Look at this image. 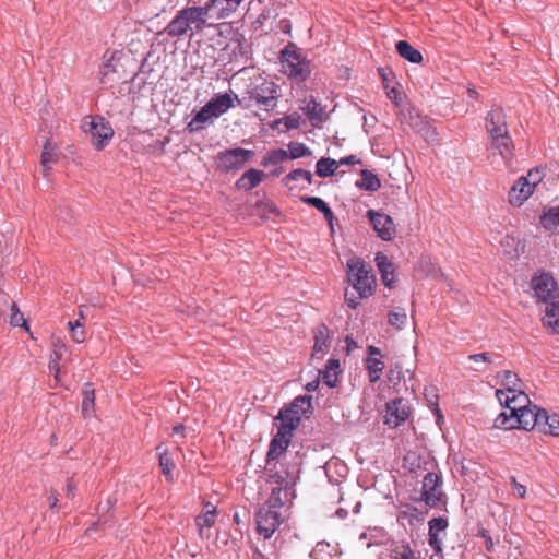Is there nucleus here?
Segmentation results:
<instances>
[{"label":"nucleus","mask_w":559,"mask_h":559,"mask_svg":"<svg viewBox=\"0 0 559 559\" xmlns=\"http://www.w3.org/2000/svg\"><path fill=\"white\" fill-rule=\"evenodd\" d=\"M216 26L211 22L210 15L204 5L186 7L177 12L174 19L165 27V33L171 38L182 36L193 37L205 28Z\"/></svg>","instance_id":"f257e3e1"},{"label":"nucleus","mask_w":559,"mask_h":559,"mask_svg":"<svg viewBox=\"0 0 559 559\" xmlns=\"http://www.w3.org/2000/svg\"><path fill=\"white\" fill-rule=\"evenodd\" d=\"M347 277L359 298H367L373 294L374 276L371 267L360 258L347 260Z\"/></svg>","instance_id":"f03ea898"},{"label":"nucleus","mask_w":559,"mask_h":559,"mask_svg":"<svg viewBox=\"0 0 559 559\" xmlns=\"http://www.w3.org/2000/svg\"><path fill=\"white\" fill-rule=\"evenodd\" d=\"M282 72L297 81H305L311 74V64L300 50L293 44H289L281 51Z\"/></svg>","instance_id":"7ed1b4c3"},{"label":"nucleus","mask_w":559,"mask_h":559,"mask_svg":"<svg viewBox=\"0 0 559 559\" xmlns=\"http://www.w3.org/2000/svg\"><path fill=\"white\" fill-rule=\"evenodd\" d=\"M81 128L91 136V142L97 151L104 150L114 136L110 123L100 116L85 117Z\"/></svg>","instance_id":"20e7f679"},{"label":"nucleus","mask_w":559,"mask_h":559,"mask_svg":"<svg viewBox=\"0 0 559 559\" xmlns=\"http://www.w3.org/2000/svg\"><path fill=\"white\" fill-rule=\"evenodd\" d=\"M544 174L540 169H531L525 176H521L509 191V202L521 206L534 192L536 186L542 182Z\"/></svg>","instance_id":"39448f33"},{"label":"nucleus","mask_w":559,"mask_h":559,"mask_svg":"<svg viewBox=\"0 0 559 559\" xmlns=\"http://www.w3.org/2000/svg\"><path fill=\"white\" fill-rule=\"evenodd\" d=\"M253 155V151L241 147L219 152L216 156L217 169L223 173L237 171L241 169Z\"/></svg>","instance_id":"423d86ee"},{"label":"nucleus","mask_w":559,"mask_h":559,"mask_svg":"<svg viewBox=\"0 0 559 559\" xmlns=\"http://www.w3.org/2000/svg\"><path fill=\"white\" fill-rule=\"evenodd\" d=\"M269 483L272 486L271 493L262 508L284 514V500L288 496V481L285 477L274 474L270 475Z\"/></svg>","instance_id":"0eeeda50"},{"label":"nucleus","mask_w":559,"mask_h":559,"mask_svg":"<svg viewBox=\"0 0 559 559\" xmlns=\"http://www.w3.org/2000/svg\"><path fill=\"white\" fill-rule=\"evenodd\" d=\"M531 288L536 299L545 305L559 299L557 282L547 273L534 276L531 281Z\"/></svg>","instance_id":"6e6552de"},{"label":"nucleus","mask_w":559,"mask_h":559,"mask_svg":"<svg viewBox=\"0 0 559 559\" xmlns=\"http://www.w3.org/2000/svg\"><path fill=\"white\" fill-rule=\"evenodd\" d=\"M248 98L263 110L270 111L276 107L277 90L273 82H263L248 91Z\"/></svg>","instance_id":"1a4fd4ad"},{"label":"nucleus","mask_w":559,"mask_h":559,"mask_svg":"<svg viewBox=\"0 0 559 559\" xmlns=\"http://www.w3.org/2000/svg\"><path fill=\"white\" fill-rule=\"evenodd\" d=\"M366 216L370 221L377 236L383 241H391L396 235V226L392 217L383 212L368 210Z\"/></svg>","instance_id":"9d476101"},{"label":"nucleus","mask_w":559,"mask_h":559,"mask_svg":"<svg viewBox=\"0 0 559 559\" xmlns=\"http://www.w3.org/2000/svg\"><path fill=\"white\" fill-rule=\"evenodd\" d=\"M284 521V514L270 509L260 508L255 514L257 531L264 539H269Z\"/></svg>","instance_id":"9b49d317"},{"label":"nucleus","mask_w":559,"mask_h":559,"mask_svg":"<svg viewBox=\"0 0 559 559\" xmlns=\"http://www.w3.org/2000/svg\"><path fill=\"white\" fill-rule=\"evenodd\" d=\"M411 415V406L408 401L399 397L389 403L385 406L384 423L392 428H396L405 423Z\"/></svg>","instance_id":"f8f14e48"},{"label":"nucleus","mask_w":559,"mask_h":559,"mask_svg":"<svg viewBox=\"0 0 559 559\" xmlns=\"http://www.w3.org/2000/svg\"><path fill=\"white\" fill-rule=\"evenodd\" d=\"M442 498L441 479L436 473H427L423 479L420 500L436 507Z\"/></svg>","instance_id":"ddd939ff"},{"label":"nucleus","mask_w":559,"mask_h":559,"mask_svg":"<svg viewBox=\"0 0 559 559\" xmlns=\"http://www.w3.org/2000/svg\"><path fill=\"white\" fill-rule=\"evenodd\" d=\"M242 0H209L204 7L211 20L218 21L234 14Z\"/></svg>","instance_id":"4468645a"},{"label":"nucleus","mask_w":559,"mask_h":559,"mask_svg":"<svg viewBox=\"0 0 559 559\" xmlns=\"http://www.w3.org/2000/svg\"><path fill=\"white\" fill-rule=\"evenodd\" d=\"M496 396L501 405L507 407L509 411H512L513 413H519L532 404L523 389L516 393L496 391Z\"/></svg>","instance_id":"2eb2a0df"},{"label":"nucleus","mask_w":559,"mask_h":559,"mask_svg":"<svg viewBox=\"0 0 559 559\" xmlns=\"http://www.w3.org/2000/svg\"><path fill=\"white\" fill-rule=\"evenodd\" d=\"M543 408L537 405L531 404L521 412L516 413L519 418V429L533 430L538 428L540 420H543Z\"/></svg>","instance_id":"dca6fc26"},{"label":"nucleus","mask_w":559,"mask_h":559,"mask_svg":"<svg viewBox=\"0 0 559 559\" xmlns=\"http://www.w3.org/2000/svg\"><path fill=\"white\" fill-rule=\"evenodd\" d=\"M486 128L490 139L493 136H502L508 133L506 117L502 109L497 108L488 112L486 118Z\"/></svg>","instance_id":"f3484780"},{"label":"nucleus","mask_w":559,"mask_h":559,"mask_svg":"<svg viewBox=\"0 0 559 559\" xmlns=\"http://www.w3.org/2000/svg\"><path fill=\"white\" fill-rule=\"evenodd\" d=\"M235 100L240 104L238 96L230 92L225 94H216L210 102L206 103V105L213 111V115H215L217 118L233 108Z\"/></svg>","instance_id":"a211bd4d"},{"label":"nucleus","mask_w":559,"mask_h":559,"mask_svg":"<svg viewBox=\"0 0 559 559\" xmlns=\"http://www.w3.org/2000/svg\"><path fill=\"white\" fill-rule=\"evenodd\" d=\"M374 261H376L377 267L380 272L383 285L389 288H393L394 281H395V277H394L395 270H394L393 263L382 252H378L376 254Z\"/></svg>","instance_id":"6ab92c4d"},{"label":"nucleus","mask_w":559,"mask_h":559,"mask_svg":"<svg viewBox=\"0 0 559 559\" xmlns=\"http://www.w3.org/2000/svg\"><path fill=\"white\" fill-rule=\"evenodd\" d=\"M100 83L105 86H112L120 80L119 71L117 69V63L111 56L109 59H106L99 69Z\"/></svg>","instance_id":"aec40b11"},{"label":"nucleus","mask_w":559,"mask_h":559,"mask_svg":"<svg viewBox=\"0 0 559 559\" xmlns=\"http://www.w3.org/2000/svg\"><path fill=\"white\" fill-rule=\"evenodd\" d=\"M264 178L265 174L262 170L251 168L243 173L242 176L236 181V187L238 189L249 191L259 186Z\"/></svg>","instance_id":"412c9836"},{"label":"nucleus","mask_w":559,"mask_h":559,"mask_svg":"<svg viewBox=\"0 0 559 559\" xmlns=\"http://www.w3.org/2000/svg\"><path fill=\"white\" fill-rule=\"evenodd\" d=\"M314 345H313V356L320 355L323 356L330 346V335L329 329L325 324L321 323L314 329Z\"/></svg>","instance_id":"4be33fe9"},{"label":"nucleus","mask_w":559,"mask_h":559,"mask_svg":"<svg viewBox=\"0 0 559 559\" xmlns=\"http://www.w3.org/2000/svg\"><path fill=\"white\" fill-rule=\"evenodd\" d=\"M542 321L545 328L559 334V299L546 305L545 316Z\"/></svg>","instance_id":"5701e85b"},{"label":"nucleus","mask_w":559,"mask_h":559,"mask_svg":"<svg viewBox=\"0 0 559 559\" xmlns=\"http://www.w3.org/2000/svg\"><path fill=\"white\" fill-rule=\"evenodd\" d=\"M212 118H216L213 115V111L205 104L192 118V120L188 123L187 129L189 132H198L204 128V124L210 121Z\"/></svg>","instance_id":"b1692460"},{"label":"nucleus","mask_w":559,"mask_h":559,"mask_svg":"<svg viewBox=\"0 0 559 559\" xmlns=\"http://www.w3.org/2000/svg\"><path fill=\"white\" fill-rule=\"evenodd\" d=\"M499 377L501 378L500 384L503 386V389H498L497 391L516 393L523 389L522 381L513 371L506 370L501 374H499Z\"/></svg>","instance_id":"393cba45"},{"label":"nucleus","mask_w":559,"mask_h":559,"mask_svg":"<svg viewBox=\"0 0 559 559\" xmlns=\"http://www.w3.org/2000/svg\"><path fill=\"white\" fill-rule=\"evenodd\" d=\"M491 146L499 151L503 159L510 160L512 158L514 146L509 132L502 136L491 138Z\"/></svg>","instance_id":"a878e982"},{"label":"nucleus","mask_w":559,"mask_h":559,"mask_svg":"<svg viewBox=\"0 0 559 559\" xmlns=\"http://www.w3.org/2000/svg\"><path fill=\"white\" fill-rule=\"evenodd\" d=\"M537 429L545 435L559 437V415L548 414L544 411L543 420H540Z\"/></svg>","instance_id":"bb28decb"},{"label":"nucleus","mask_w":559,"mask_h":559,"mask_svg":"<svg viewBox=\"0 0 559 559\" xmlns=\"http://www.w3.org/2000/svg\"><path fill=\"white\" fill-rule=\"evenodd\" d=\"M396 51L405 60L413 63H420L423 56L419 50L415 49L408 41L400 40L396 43Z\"/></svg>","instance_id":"cd10ccee"},{"label":"nucleus","mask_w":559,"mask_h":559,"mask_svg":"<svg viewBox=\"0 0 559 559\" xmlns=\"http://www.w3.org/2000/svg\"><path fill=\"white\" fill-rule=\"evenodd\" d=\"M210 513L211 512H202L201 514L195 516L194 521L201 538L210 537V530L214 526L216 522V515Z\"/></svg>","instance_id":"c85d7f7f"},{"label":"nucleus","mask_w":559,"mask_h":559,"mask_svg":"<svg viewBox=\"0 0 559 559\" xmlns=\"http://www.w3.org/2000/svg\"><path fill=\"white\" fill-rule=\"evenodd\" d=\"M56 145L52 144L50 140H47L44 144L41 156H40V165L44 169V175L51 169V166L57 163L58 157L55 153Z\"/></svg>","instance_id":"c756f323"},{"label":"nucleus","mask_w":559,"mask_h":559,"mask_svg":"<svg viewBox=\"0 0 559 559\" xmlns=\"http://www.w3.org/2000/svg\"><path fill=\"white\" fill-rule=\"evenodd\" d=\"M493 425L498 429H516L519 428V418L516 413L512 411H509V413L503 412L496 417Z\"/></svg>","instance_id":"7c9ffc66"},{"label":"nucleus","mask_w":559,"mask_h":559,"mask_svg":"<svg viewBox=\"0 0 559 559\" xmlns=\"http://www.w3.org/2000/svg\"><path fill=\"white\" fill-rule=\"evenodd\" d=\"M82 414L90 417L94 413L95 393L91 383L83 386Z\"/></svg>","instance_id":"2f4dec72"},{"label":"nucleus","mask_w":559,"mask_h":559,"mask_svg":"<svg viewBox=\"0 0 559 559\" xmlns=\"http://www.w3.org/2000/svg\"><path fill=\"white\" fill-rule=\"evenodd\" d=\"M340 364L335 359H331L328 361L326 369L322 373V382L326 384L329 388H335L338 381L337 369Z\"/></svg>","instance_id":"473e14b6"},{"label":"nucleus","mask_w":559,"mask_h":559,"mask_svg":"<svg viewBox=\"0 0 559 559\" xmlns=\"http://www.w3.org/2000/svg\"><path fill=\"white\" fill-rule=\"evenodd\" d=\"M366 368L368 371L369 381L376 383L380 380L384 364L378 357H368L366 359Z\"/></svg>","instance_id":"72a5a7b5"},{"label":"nucleus","mask_w":559,"mask_h":559,"mask_svg":"<svg viewBox=\"0 0 559 559\" xmlns=\"http://www.w3.org/2000/svg\"><path fill=\"white\" fill-rule=\"evenodd\" d=\"M338 167V164L335 159L329 157H322L317 162L316 173L319 177H330L334 175Z\"/></svg>","instance_id":"f704fd0d"},{"label":"nucleus","mask_w":559,"mask_h":559,"mask_svg":"<svg viewBox=\"0 0 559 559\" xmlns=\"http://www.w3.org/2000/svg\"><path fill=\"white\" fill-rule=\"evenodd\" d=\"M288 444L289 441L275 436L270 442L269 451L266 454L267 461L270 462L272 460L278 459L280 455L283 454V452L287 449Z\"/></svg>","instance_id":"c9c22d12"},{"label":"nucleus","mask_w":559,"mask_h":559,"mask_svg":"<svg viewBox=\"0 0 559 559\" xmlns=\"http://www.w3.org/2000/svg\"><path fill=\"white\" fill-rule=\"evenodd\" d=\"M540 223L548 230L559 228V206H554L545 211L540 217Z\"/></svg>","instance_id":"e433bc0d"},{"label":"nucleus","mask_w":559,"mask_h":559,"mask_svg":"<svg viewBox=\"0 0 559 559\" xmlns=\"http://www.w3.org/2000/svg\"><path fill=\"white\" fill-rule=\"evenodd\" d=\"M300 416L297 415L296 411L288 409L287 407L283 408L280 414L275 417V421H280L281 424H286L288 428L296 429L300 424Z\"/></svg>","instance_id":"4c0bfd02"},{"label":"nucleus","mask_w":559,"mask_h":559,"mask_svg":"<svg viewBox=\"0 0 559 559\" xmlns=\"http://www.w3.org/2000/svg\"><path fill=\"white\" fill-rule=\"evenodd\" d=\"M357 186L368 191H377L381 183L374 174L369 170H361V179L357 182Z\"/></svg>","instance_id":"58836bf2"},{"label":"nucleus","mask_w":559,"mask_h":559,"mask_svg":"<svg viewBox=\"0 0 559 559\" xmlns=\"http://www.w3.org/2000/svg\"><path fill=\"white\" fill-rule=\"evenodd\" d=\"M67 325L73 342L80 344L86 340V331L83 322H80V320H74L69 321Z\"/></svg>","instance_id":"ea45409f"},{"label":"nucleus","mask_w":559,"mask_h":559,"mask_svg":"<svg viewBox=\"0 0 559 559\" xmlns=\"http://www.w3.org/2000/svg\"><path fill=\"white\" fill-rule=\"evenodd\" d=\"M311 396H297L287 406L288 409L296 411L297 415L301 417L302 414L310 412L311 409Z\"/></svg>","instance_id":"a19ab883"},{"label":"nucleus","mask_w":559,"mask_h":559,"mask_svg":"<svg viewBox=\"0 0 559 559\" xmlns=\"http://www.w3.org/2000/svg\"><path fill=\"white\" fill-rule=\"evenodd\" d=\"M407 321V314L404 308H396L388 314V322L397 330H402Z\"/></svg>","instance_id":"79ce46f5"},{"label":"nucleus","mask_w":559,"mask_h":559,"mask_svg":"<svg viewBox=\"0 0 559 559\" xmlns=\"http://www.w3.org/2000/svg\"><path fill=\"white\" fill-rule=\"evenodd\" d=\"M288 158V152L280 148L269 152L262 159V166L277 165Z\"/></svg>","instance_id":"37998d69"},{"label":"nucleus","mask_w":559,"mask_h":559,"mask_svg":"<svg viewBox=\"0 0 559 559\" xmlns=\"http://www.w3.org/2000/svg\"><path fill=\"white\" fill-rule=\"evenodd\" d=\"M52 350L50 354L51 359L62 360L64 354L68 352V346L61 337L52 336L51 338Z\"/></svg>","instance_id":"c03bdc74"},{"label":"nucleus","mask_w":559,"mask_h":559,"mask_svg":"<svg viewBox=\"0 0 559 559\" xmlns=\"http://www.w3.org/2000/svg\"><path fill=\"white\" fill-rule=\"evenodd\" d=\"M301 109L313 124L316 120H321V108H319V104L314 99L308 100Z\"/></svg>","instance_id":"a18cd8bd"},{"label":"nucleus","mask_w":559,"mask_h":559,"mask_svg":"<svg viewBox=\"0 0 559 559\" xmlns=\"http://www.w3.org/2000/svg\"><path fill=\"white\" fill-rule=\"evenodd\" d=\"M159 467L162 469V473L168 478V480H171V472L175 468V463L167 452L159 453Z\"/></svg>","instance_id":"49530a36"},{"label":"nucleus","mask_w":559,"mask_h":559,"mask_svg":"<svg viewBox=\"0 0 559 559\" xmlns=\"http://www.w3.org/2000/svg\"><path fill=\"white\" fill-rule=\"evenodd\" d=\"M289 152H288V158L296 159L300 158L302 156L310 155V150L304 144L298 142H292L288 145Z\"/></svg>","instance_id":"de8ad7c7"},{"label":"nucleus","mask_w":559,"mask_h":559,"mask_svg":"<svg viewBox=\"0 0 559 559\" xmlns=\"http://www.w3.org/2000/svg\"><path fill=\"white\" fill-rule=\"evenodd\" d=\"M300 179H304L308 182V185H311L312 174L309 170L295 169L286 175V177L284 178V181L286 183H288L289 181H295V180H300Z\"/></svg>","instance_id":"09e8293b"},{"label":"nucleus","mask_w":559,"mask_h":559,"mask_svg":"<svg viewBox=\"0 0 559 559\" xmlns=\"http://www.w3.org/2000/svg\"><path fill=\"white\" fill-rule=\"evenodd\" d=\"M391 559H416V556L408 545H401L392 550Z\"/></svg>","instance_id":"8fccbe9b"},{"label":"nucleus","mask_w":559,"mask_h":559,"mask_svg":"<svg viewBox=\"0 0 559 559\" xmlns=\"http://www.w3.org/2000/svg\"><path fill=\"white\" fill-rule=\"evenodd\" d=\"M10 323L13 326H25L26 329H28L26 325V321L23 317V313L19 310L17 305L15 302L11 305Z\"/></svg>","instance_id":"3c124183"},{"label":"nucleus","mask_w":559,"mask_h":559,"mask_svg":"<svg viewBox=\"0 0 559 559\" xmlns=\"http://www.w3.org/2000/svg\"><path fill=\"white\" fill-rule=\"evenodd\" d=\"M448 526L447 520L442 518H435L429 521V533H437L439 535L440 532H443Z\"/></svg>","instance_id":"603ef678"},{"label":"nucleus","mask_w":559,"mask_h":559,"mask_svg":"<svg viewBox=\"0 0 559 559\" xmlns=\"http://www.w3.org/2000/svg\"><path fill=\"white\" fill-rule=\"evenodd\" d=\"M301 202L316 207L322 213L326 206H329L321 198L318 197H301Z\"/></svg>","instance_id":"864d4df0"},{"label":"nucleus","mask_w":559,"mask_h":559,"mask_svg":"<svg viewBox=\"0 0 559 559\" xmlns=\"http://www.w3.org/2000/svg\"><path fill=\"white\" fill-rule=\"evenodd\" d=\"M295 429L292 428V427L288 428V426L286 424H281L280 423V426L277 428V433L275 436L281 437V438H283V439H285V440L290 442V438L293 436V431Z\"/></svg>","instance_id":"5fc2aeb1"},{"label":"nucleus","mask_w":559,"mask_h":559,"mask_svg":"<svg viewBox=\"0 0 559 559\" xmlns=\"http://www.w3.org/2000/svg\"><path fill=\"white\" fill-rule=\"evenodd\" d=\"M61 360L51 359L49 361V370L53 373V379L57 383L60 382V373H61Z\"/></svg>","instance_id":"6e6d98bb"},{"label":"nucleus","mask_w":559,"mask_h":559,"mask_svg":"<svg viewBox=\"0 0 559 559\" xmlns=\"http://www.w3.org/2000/svg\"><path fill=\"white\" fill-rule=\"evenodd\" d=\"M468 359L474 362L491 364V357L489 353L472 354L468 356Z\"/></svg>","instance_id":"4d7b16f0"},{"label":"nucleus","mask_w":559,"mask_h":559,"mask_svg":"<svg viewBox=\"0 0 559 559\" xmlns=\"http://www.w3.org/2000/svg\"><path fill=\"white\" fill-rule=\"evenodd\" d=\"M442 540L437 533H429V545L437 552L441 551Z\"/></svg>","instance_id":"13d9d810"},{"label":"nucleus","mask_w":559,"mask_h":559,"mask_svg":"<svg viewBox=\"0 0 559 559\" xmlns=\"http://www.w3.org/2000/svg\"><path fill=\"white\" fill-rule=\"evenodd\" d=\"M512 483L514 486V492L519 498H525L526 496V487L520 483L516 481L515 478H512Z\"/></svg>","instance_id":"bf43d9fd"},{"label":"nucleus","mask_w":559,"mask_h":559,"mask_svg":"<svg viewBox=\"0 0 559 559\" xmlns=\"http://www.w3.org/2000/svg\"><path fill=\"white\" fill-rule=\"evenodd\" d=\"M299 116H287L285 117V126L288 129H296L299 127Z\"/></svg>","instance_id":"052dcab7"},{"label":"nucleus","mask_w":559,"mask_h":559,"mask_svg":"<svg viewBox=\"0 0 559 559\" xmlns=\"http://www.w3.org/2000/svg\"><path fill=\"white\" fill-rule=\"evenodd\" d=\"M359 163L360 159L356 155L346 156L337 162L338 165H355Z\"/></svg>","instance_id":"680f3d73"},{"label":"nucleus","mask_w":559,"mask_h":559,"mask_svg":"<svg viewBox=\"0 0 559 559\" xmlns=\"http://www.w3.org/2000/svg\"><path fill=\"white\" fill-rule=\"evenodd\" d=\"M76 485L72 479H68L67 486H66V496L68 498H73L75 495Z\"/></svg>","instance_id":"e2e57ef3"},{"label":"nucleus","mask_w":559,"mask_h":559,"mask_svg":"<svg viewBox=\"0 0 559 559\" xmlns=\"http://www.w3.org/2000/svg\"><path fill=\"white\" fill-rule=\"evenodd\" d=\"M48 502H49V507L50 509L52 510H58V495H57V491L56 490H51L50 491V495L48 496Z\"/></svg>","instance_id":"0e129e2a"},{"label":"nucleus","mask_w":559,"mask_h":559,"mask_svg":"<svg viewBox=\"0 0 559 559\" xmlns=\"http://www.w3.org/2000/svg\"><path fill=\"white\" fill-rule=\"evenodd\" d=\"M388 97L395 104V105H399L400 104V92L397 91V88L395 87H392L390 88L388 92Z\"/></svg>","instance_id":"69168bd1"},{"label":"nucleus","mask_w":559,"mask_h":559,"mask_svg":"<svg viewBox=\"0 0 559 559\" xmlns=\"http://www.w3.org/2000/svg\"><path fill=\"white\" fill-rule=\"evenodd\" d=\"M359 299H360L359 297L358 298L354 297V296L350 297L347 292L345 293V300H346L348 307H350L352 309L357 308V306L359 305Z\"/></svg>","instance_id":"338daca9"},{"label":"nucleus","mask_w":559,"mask_h":559,"mask_svg":"<svg viewBox=\"0 0 559 559\" xmlns=\"http://www.w3.org/2000/svg\"><path fill=\"white\" fill-rule=\"evenodd\" d=\"M322 214L324 215V218L329 222L330 227L333 228L334 214L332 210L329 206H326L324 210H322Z\"/></svg>","instance_id":"774afa93"}]
</instances>
